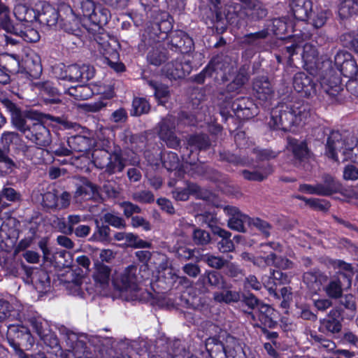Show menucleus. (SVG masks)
I'll list each match as a JSON object with an SVG mask.
<instances>
[{
  "label": "nucleus",
  "instance_id": "obj_1",
  "mask_svg": "<svg viewBox=\"0 0 358 358\" xmlns=\"http://www.w3.org/2000/svg\"><path fill=\"white\" fill-rule=\"evenodd\" d=\"M334 267L340 268L336 274L329 277L319 269L306 272L303 275V282L306 289L312 291H346L351 287L353 276L352 267L342 260H337Z\"/></svg>",
  "mask_w": 358,
  "mask_h": 358
},
{
  "label": "nucleus",
  "instance_id": "obj_2",
  "mask_svg": "<svg viewBox=\"0 0 358 358\" xmlns=\"http://www.w3.org/2000/svg\"><path fill=\"white\" fill-rule=\"evenodd\" d=\"M310 115V109L308 104H282L272 109L268 124L273 129L288 131L292 127L307 120Z\"/></svg>",
  "mask_w": 358,
  "mask_h": 358
},
{
  "label": "nucleus",
  "instance_id": "obj_3",
  "mask_svg": "<svg viewBox=\"0 0 358 358\" xmlns=\"http://www.w3.org/2000/svg\"><path fill=\"white\" fill-rule=\"evenodd\" d=\"M94 162L100 169L111 175L122 172L127 164L136 165L139 163L136 155L131 150H122L119 146L110 147L108 150H96L93 153Z\"/></svg>",
  "mask_w": 358,
  "mask_h": 358
},
{
  "label": "nucleus",
  "instance_id": "obj_4",
  "mask_svg": "<svg viewBox=\"0 0 358 358\" xmlns=\"http://www.w3.org/2000/svg\"><path fill=\"white\" fill-rule=\"evenodd\" d=\"M325 155L338 163L350 160L358 164V140L332 131L327 140Z\"/></svg>",
  "mask_w": 358,
  "mask_h": 358
},
{
  "label": "nucleus",
  "instance_id": "obj_5",
  "mask_svg": "<svg viewBox=\"0 0 358 358\" xmlns=\"http://www.w3.org/2000/svg\"><path fill=\"white\" fill-rule=\"evenodd\" d=\"M233 69L229 57L223 55H217L210 61L200 73L195 76L194 81L202 84L205 78L209 77L213 78L217 82L224 83L229 80L228 75L232 72Z\"/></svg>",
  "mask_w": 358,
  "mask_h": 358
},
{
  "label": "nucleus",
  "instance_id": "obj_6",
  "mask_svg": "<svg viewBox=\"0 0 358 358\" xmlns=\"http://www.w3.org/2000/svg\"><path fill=\"white\" fill-rule=\"evenodd\" d=\"M6 338L8 343L14 350L18 358H28V354L22 349V347H31L34 343L28 327L23 325H10Z\"/></svg>",
  "mask_w": 358,
  "mask_h": 358
},
{
  "label": "nucleus",
  "instance_id": "obj_7",
  "mask_svg": "<svg viewBox=\"0 0 358 358\" xmlns=\"http://www.w3.org/2000/svg\"><path fill=\"white\" fill-rule=\"evenodd\" d=\"M229 6L239 17H250L255 21L265 18L268 15V10L259 1L256 0H231Z\"/></svg>",
  "mask_w": 358,
  "mask_h": 358
},
{
  "label": "nucleus",
  "instance_id": "obj_8",
  "mask_svg": "<svg viewBox=\"0 0 358 358\" xmlns=\"http://www.w3.org/2000/svg\"><path fill=\"white\" fill-rule=\"evenodd\" d=\"M186 141L187 146L180 150V152L182 161L189 164H194V162L198 159L197 154L192 157L194 150L197 152L207 150L211 145L208 135L203 133L188 135Z\"/></svg>",
  "mask_w": 358,
  "mask_h": 358
},
{
  "label": "nucleus",
  "instance_id": "obj_9",
  "mask_svg": "<svg viewBox=\"0 0 358 358\" xmlns=\"http://www.w3.org/2000/svg\"><path fill=\"white\" fill-rule=\"evenodd\" d=\"M327 298L314 299V305L320 310H324L332 306L331 299L338 300L340 306L350 313L353 317L357 309L356 298L352 293L343 294V292H326Z\"/></svg>",
  "mask_w": 358,
  "mask_h": 358
},
{
  "label": "nucleus",
  "instance_id": "obj_10",
  "mask_svg": "<svg viewBox=\"0 0 358 358\" xmlns=\"http://www.w3.org/2000/svg\"><path fill=\"white\" fill-rule=\"evenodd\" d=\"M61 73L59 78L70 82L85 83L92 79L95 74V69L89 64L79 65L78 64L65 66L60 65Z\"/></svg>",
  "mask_w": 358,
  "mask_h": 358
},
{
  "label": "nucleus",
  "instance_id": "obj_11",
  "mask_svg": "<svg viewBox=\"0 0 358 358\" xmlns=\"http://www.w3.org/2000/svg\"><path fill=\"white\" fill-rule=\"evenodd\" d=\"M60 12L61 18L59 25L64 31L77 37H80L84 33V30H87L88 32L94 30L92 27H87L85 24H81L80 20L71 7L62 6L60 7Z\"/></svg>",
  "mask_w": 358,
  "mask_h": 358
},
{
  "label": "nucleus",
  "instance_id": "obj_12",
  "mask_svg": "<svg viewBox=\"0 0 358 358\" xmlns=\"http://www.w3.org/2000/svg\"><path fill=\"white\" fill-rule=\"evenodd\" d=\"M159 138L171 149L180 148L181 140L177 136L176 119L173 115L168 114L157 124Z\"/></svg>",
  "mask_w": 358,
  "mask_h": 358
},
{
  "label": "nucleus",
  "instance_id": "obj_13",
  "mask_svg": "<svg viewBox=\"0 0 358 358\" xmlns=\"http://www.w3.org/2000/svg\"><path fill=\"white\" fill-rule=\"evenodd\" d=\"M69 294L87 300L88 296H92L91 301L96 297L102 298H112L113 301L115 299L120 298L125 301L131 302L133 303L137 301L141 303H147V296L141 292H69Z\"/></svg>",
  "mask_w": 358,
  "mask_h": 358
},
{
  "label": "nucleus",
  "instance_id": "obj_14",
  "mask_svg": "<svg viewBox=\"0 0 358 358\" xmlns=\"http://www.w3.org/2000/svg\"><path fill=\"white\" fill-rule=\"evenodd\" d=\"M287 44V43H286ZM282 55L287 56V60L289 65H292L294 61V56L300 55L302 60L306 64L312 63L317 57L316 48L309 43H306L303 46L299 43H292L290 45H285L282 48Z\"/></svg>",
  "mask_w": 358,
  "mask_h": 358
},
{
  "label": "nucleus",
  "instance_id": "obj_15",
  "mask_svg": "<svg viewBox=\"0 0 358 358\" xmlns=\"http://www.w3.org/2000/svg\"><path fill=\"white\" fill-rule=\"evenodd\" d=\"M252 319L257 320L255 327L258 328L269 327L275 329L278 326L280 313L273 308L271 305L262 303L259 309L250 313Z\"/></svg>",
  "mask_w": 358,
  "mask_h": 358
},
{
  "label": "nucleus",
  "instance_id": "obj_16",
  "mask_svg": "<svg viewBox=\"0 0 358 358\" xmlns=\"http://www.w3.org/2000/svg\"><path fill=\"white\" fill-rule=\"evenodd\" d=\"M19 131L41 147H47L52 142L50 131L39 122L29 124L27 122L24 128H22Z\"/></svg>",
  "mask_w": 358,
  "mask_h": 358
},
{
  "label": "nucleus",
  "instance_id": "obj_17",
  "mask_svg": "<svg viewBox=\"0 0 358 358\" xmlns=\"http://www.w3.org/2000/svg\"><path fill=\"white\" fill-rule=\"evenodd\" d=\"M167 47L171 50L180 54H188L194 49L192 38L181 30L171 31L167 37Z\"/></svg>",
  "mask_w": 358,
  "mask_h": 358
},
{
  "label": "nucleus",
  "instance_id": "obj_18",
  "mask_svg": "<svg viewBox=\"0 0 358 358\" xmlns=\"http://www.w3.org/2000/svg\"><path fill=\"white\" fill-rule=\"evenodd\" d=\"M137 266L130 265L112 280L116 291H136L138 289Z\"/></svg>",
  "mask_w": 358,
  "mask_h": 358
},
{
  "label": "nucleus",
  "instance_id": "obj_19",
  "mask_svg": "<svg viewBox=\"0 0 358 358\" xmlns=\"http://www.w3.org/2000/svg\"><path fill=\"white\" fill-rule=\"evenodd\" d=\"M344 309L341 306L331 309L327 317L320 320L319 331L326 334L340 332L342 329L341 322L345 318Z\"/></svg>",
  "mask_w": 358,
  "mask_h": 358
},
{
  "label": "nucleus",
  "instance_id": "obj_20",
  "mask_svg": "<svg viewBox=\"0 0 358 358\" xmlns=\"http://www.w3.org/2000/svg\"><path fill=\"white\" fill-rule=\"evenodd\" d=\"M231 108L241 120H249L259 114L257 106L249 97L241 96L234 99L231 102Z\"/></svg>",
  "mask_w": 358,
  "mask_h": 358
},
{
  "label": "nucleus",
  "instance_id": "obj_21",
  "mask_svg": "<svg viewBox=\"0 0 358 358\" xmlns=\"http://www.w3.org/2000/svg\"><path fill=\"white\" fill-rule=\"evenodd\" d=\"M192 70L191 60L184 59L167 63L162 69V72L169 79L177 80L184 78L191 73Z\"/></svg>",
  "mask_w": 358,
  "mask_h": 358
},
{
  "label": "nucleus",
  "instance_id": "obj_22",
  "mask_svg": "<svg viewBox=\"0 0 358 358\" xmlns=\"http://www.w3.org/2000/svg\"><path fill=\"white\" fill-rule=\"evenodd\" d=\"M224 212L229 216L228 220V227L234 231L245 233V224L250 226L252 218L243 213L241 210L231 206H225L223 208Z\"/></svg>",
  "mask_w": 358,
  "mask_h": 358
},
{
  "label": "nucleus",
  "instance_id": "obj_23",
  "mask_svg": "<svg viewBox=\"0 0 358 358\" xmlns=\"http://www.w3.org/2000/svg\"><path fill=\"white\" fill-rule=\"evenodd\" d=\"M293 87L306 97H312L317 94L318 84L311 76L305 72H298L293 78Z\"/></svg>",
  "mask_w": 358,
  "mask_h": 358
},
{
  "label": "nucleus",
  "instance_id": "obj_24",
  "mask_svg": "<svg viewBox=\"0 0 358 358\" xmlns=\"http://www.w3.org/2000/svg\"><path fill=\"white\" fill-rule=\"evenodd\" d=\"M205 292H176L175 297L179 298L178 305L180 306L192 308L194 310H203L208 307V299L201 296Z\"/></svg>",
  "mask_w": 358,
  "mask_h": 358
},
{
  "label": "nucleus",
  "instance_id": "obj_25",
  "mask_svg": "<svg viewBox=\"0 0 358 358\" xmlns=\"http://www.w3.org/2000/svg\"><path fill=\"white\" fill-rule=\"evenodd\" d=\"M103 41L101 48H99L100 52L103 55L101 59L104 64H107L116 72H122L125 70L124 64L118 62L119 54L115 49L116 41L110 40Z\"/></svg>",
  "mask_w": 358,
  "mask_h": 358
},
{
  "label": "nucleus",
  "instance_id": "obj_26",
  "mask_svg": "<svg viewBox=\"0 0 358 358\" xmlns=\"http://www.w3.org/2000/svg\"><path fill=\"white\" fill-rule=\"evenodd\" d=\"M253 90L255 92L256 97L263 102L264 107L269 108L274 91L268 78L265 76L256 78L253 81Z\"/></svg>",
  "mask_w": 358,
  "mask_h": 358
},
{
  "label": "nucleus",
  "instance_id": "obj_27",
  "mask_svg": "<svg viewBox=\"0 0 358 358\" xmlns=\"http://www.w3.org/2000/svg\"><path fill=\"white\" fill-rule=\"evenodd\" d=\"M287 149L293 155V162L296 166L304 167L311 156V152L304 141L288 138Z\"/></svg>",
  "mask_w": 358,
  "mask_h": 358
},
{
  "label": "nucleus",
  "instance_id": "obj_28",
  "mask_svg": "<svg viewBox=\"0 0 358 358\" xmlns=\"http://www.w3.org/2000/svg\"><path fill=\"white\" fill-rule=\"evenodd\" d=\"M60 18V8L57 9L45 1L41 3V9L37 12V20L41 24L50 27H55L59 24Z\"/></svg>",
  "mask_w": 358,
  "mask_h": 358
},
{
  "label": "nucleus",
  "instance_id": "obj_29",
  "mask_svg": "<svg viewBox=\"0 0 358 358\" xmlns=\"http://www.w3.org/2000/svg\"><path fill=\"white\" fill-rule=\"evenodd\" d=\"M0 103L10 113V122L12 125L20 131L24 128L27 120L24 116L21 108L8 98H0Z\"/></svg>",
  "mask_w": 358,
  "mask_h": 358
},
{
  "label": "nucleus",
  "instance_id": "obj_30",
  "mask_svg": "<svg viewBox=\"0 0 358 358\" xmlns=\"http://www.w3.org/2000/svg\"><path fill=\"white\" fill-rule=\"evenodd\" d=\"M147 296V303L152 306H157L160 308L170 309L178 305L179 300L171 298L172 292H141Z\"/></svg>",
  "mask_w": 358,
  "mask_h": 358
},
{
  "label": "nucleus",
  "instance_id": "obj_31",
  "mask_svg": "<svg viewBox=\"0 0 358 358\" xmlns=\"http://www.w3.org/2000/svg\"><path fill=\"white\" fill-rule=\"evenodd\" d=\"M342 90L341 79L335 76L324 78L317 87L320 94H325L332 99H337Z\"/></svg>",
  "mask_w": 358,
  "mask_h": 358
},
{
  "label": "nucleus",
  "instance_id": "obj_32",
  "mask_svg": "<svg viewBox=\"0 0 358 358\" xmlns=\"http://www.w3.org/2000/svg\"><path fill=\"white\" fill-rule=\"evenodd\" d=\"M94 265L92 278L95 286L102 289H107L110 282L111 268L99 260H96Z\"/></svg>",
  "mask_w": 358,
  "mask_h": 358
},
{
  "label": "nucleus",
  "instance_id": "obj_33",
  "mask_svg": "<svg viewBox=\"0 0 358 358\" xmlns=\"http://www.w3.org/2000/svg\"><path fill=\"white\" fill-rule=\"evenodd\" d=\"M319 187L320 196H328L333 194L341 193L343 187L334 176L324 173L322 176V182L317 183Z\"/></svg>",
  "mask_w": 358,
  "mask_h": 358
},
{
  "label": "nucleus",
  "instance_id": "obj_34",
  "mask_svg": "<svg viewBox=\"0 0 358 358\" xmlns=\"http://www.w3.org/2000/svg\"><path fill=\"white\" fill-rule=\"evenodd\" d=\"M63 106L60 104H55L56 106L52 107V110L55 112L57 115L62 113V109H65V105L62 102ZM38 118L41 120H50L55 122L57 124L62 125L64 129H73L76 126V123L69 121L67 117L64 115H55L50 113H39L38 114Z\"/></svg>",
  "mask_w": 358,
  "mask_h": 358
},
{
  "label": "nucleus",
  "instance_id": "obj_35",
  "mask_svg": "<svg viewBox=\"0 0 358 358\" xmlns=\"http://www.w3.org/2000/svg\"><path fill=\"white\" fill-rule=\"evenodd\" d=\"M34 86L40 91L41 95L48 96L44 98V102L46 104H60L63 106L62 100L59 98L60 93L51 82H37L34 83Z\"/></svg>",
  "mask_w": 358,
  "mask_h": 358
},
{
  "label": "nucleus",
  "instance_id": "obj_36",
  "mask_svg": "<svg viewBox=\"0 0 358 358\" xmlns=\"http://www.w3.org/2000/svg\"><path fill=\"white\" fill-rule=\"evenodd\" d=\"M248 69L249 66L247 65H243L239 68L232 81L226 87L227 92H235L238 94L242 91L244 86L248 83L250 79Z\"/></svg>",
  "mask_w": 358,
  "mask_h": 358
},
{
  "label": "nucleus",
  "instance_id": "obj_37",
  "mask_svg": "<svg viewBox=\"0 0 358 358\" xmlns=\"http://www.w3.org/2000/svg\"><path fill=\"white\" fill-rule=\"evenodd\" d=\"M205 347L210 358H226L224 343L220 341L219 335L207 338Z\"/></svg>",
  "mask_w": 358,
  "mask_h": 358
},
{
  "label": "nucleus",
  "instance_id": "obj_38",
  "mask_svg": "<svg viewBox=\"0 0 358 358\" xmlns=\"http://www.w3.org/2000/svg\"><path fill=\"white\" fill-rule=\"evenodd\" d=\"M110 17V13L108 9L102 7L101 5L97 6L93 13L87 19L94 27V30H91V31L103 30L102 27L108 23Z\"/></svg>",
  "mask_w": 358,
  "mask_h": 358
},
{
  "label": "nucleus",
  "instance_id": "obj_39",
  "mask_svg": "<svg viewBox=\"0 0 358 358\" xmlns=\"http://www.w3.org/2000/svg\"><path fill=\"white\" fill-rule=\"evenodd\" d=\"M291 7L296 20L306 21L312 10V2L310 0H293Z\"/></svg>",
  "mask_w": 358,
  "mask_h": 358
},
{
  "label": "nucleus",
  "instance_id": "obj_40",
  "mask_svg": "<svg viewBox=\"0 0 358 358\" xmlns=\"http://www.w3.org/2000/svg\"><path fill=\"white\" fill-rule=\"evenodd\" d=\"M213 234L221 238V240L217 242V248L220 252L225 253L234 249V242L231 239V234L229 231L221 227H213Z\"/></svg>",
  "mask_w": 358,
  "mask_h": 358
},
{
  "label": "nucleus",
  "instance_id": "obj_41",
  "mask_svg": "<svg viewBox=\"0 0 358 358\" xmlns=\"http://www.w3.org/2000/svg\"><path fill=\"white\" fill-rule=\"evenodd\" d=\"M13 14L20 22H33L37 20V12L27 4H17L13 9Z\"/></svg>",
  "mask_w": 358,
  "mask_h": 358
},
{
  "label": "nucleus",
  "instance_id": "obj_42",
  "mask_svg": "<svg viewBox=\"0 0 358 358\" xmlns=\"http://www.w3.org/2000/svg\"><path fill=\"white\" fill-rule=\"evenodd\" d=\"M159 29L158 24L155 27H148L141 35V43L138 44V48L141 51H145L148 47L155 48L159 42V37L156 31Z\"/></svg>",
  "mask_w": 358,
  "mask_h": 358
},
{
  "label": "nucleus",
  "instance_id": "obj_43",
  "mask_svg": "<svg viewBox=\"0 0 358 358\" xmlns=\"http://www.w3.org/2000/svg\"><path fill=\"white\" fill-rule=\"evenodd\" d=\"M9 13V8L6 6L0 7V28L15 36L21 23L14 24Z\"/></svg>",
  "mask_w": 358,
  "mask_h": 358
},
{
  "label": "nucleus",
  "instance_id": "obj_44",
  "mask_svg": "<svg viewBox=\"0 0 358 358\" xmlns=\"http://www.w3.org/2000/svg\"><path fill=\"white\" fill-rule=\"evenodd\" d=\"M269 34V29L266 27L261 31L244 35L242 38V43L258 48L262 46V41L266 39Z\"/></svg>",
  "mask_w": 358,
  "mask_h": 358
},
{
  "label": "nucleus",
  "instance_id": "obj_45",
  "mask_svg": "<svg viewBox=\"0 0 358 358\" xmlns=\"http://www.w3.org/2000/svg\"><path fill=\"white\" fill-rule=\"evenodd\" d=\"M273 170L271 165H268L265 167H262L259 170H243L241 171V174L244 179L250 181L262 182L266 180L269 175L273 173Z\"/></svg>",
  "mask_w": 358,
  "mask_h": 358
},
{
  "label": "nucleus",
  "instance_id": "obj_46",
  "mask_svg": "<svg viewBox=\"0 0 358 358\" xmlns=\"http://www.w3.org/2000/svg\"><path fill=\"white\" fill-rule=\"evenodd\" d=\"M270 273L268 281L264 282L268 291H277L278 285H283L289 282L287 275L280 271H271Z\"/></svg>",
  "mask_w": 358,
  "mask_h": 358
},
{
  "label": "nucleus",
  "instance_id": "obj_47",
  "mask_svg": "<svg viewBox=\"0 0 358 358\" xmlns=\"http://www.w3.org/2000/svg\"><path fill=\"white\" fill-rule=\"evenodd\" d=\"M97 192V187L88 179L83 178V184L78 186L74 192V198L77 201L88 199Z\"/></svg>",
  "mask_w": 358,
  "mask_h": 358
},
{
  "label": "nucleus",
  "instance_id": "obj_48",
  "mask_svg": "<svg viewBox=\"0 0 358 358\" xmlns=\"http://www.w3.org/2000/svg\"><path fill=\"white\" fill-rule=\"evenodd\" d=\"M224 348L226 358H236L238 353L243 352L240 339L229 334L226 337Z\"/></svg>",
  "mask_w": 358,
  "mask_h": 358
},
{
  "label": "nucleus",
  "instance_id": "obj_49",
  "mask_svg": "<svg viewBox=\"0 0 358 358\" xmlns=\"http://www.w3.org/2000/svg\"><path fill=\"white\" fill-rule=\"evenodd\" d=\"M160 160L163 166L169 171L179 170L181 166L178 155L171 151H165L161 153Z\"/></svg>",
  "mask_w": 358,
  "mask_h": 358
},
{
  "label": "nucleus",
  "instance_id": "obj_50",
  "mask_svg": "<svg viewBox=\"0 0 358 358\" xmlns=\"http://www.w3.org/2000/svg\"><path fill=\"white\" fill-rule=\"evenodd\" d=\"M73 264V255L70 252L62 250L55 252L52 255V265L62 270L71 266Z\"/></svg>",
  "mask_w": 358,
  "mask_h": 358
},
{
  "label": "nucleus",
  "instance_id": "obj_51",
  "mask_svg": "<svg viewBox=\"0 0 358 358\" xmlns=\"http://www.w3.org/2000/svg\"><path fill=\"white\" fill-rule=\"evenodd\" d=\"M77 100H85L90 98L94 92L90 85H79L75 87L68 88L65 92Z\"/></svg>",
  "mask_w": 358,
  "mask_h": 358
},
{
  "label": "nucleus",
  "instance_id": "obj_52",
  "mask_svg": "<svg viewBox=\"0 0 358 358\" xmlns=\"http://www.w3.org/2000/svg\"><path fill=\"white\" fill-rule=\"evenodd\" d=\"M168 59L166 50L161 47L155 46L150 50L147 55L149 64L154 66H160Z\"/></svg>",
  "mask_w": 358,
  "mask_h": 358
},
{
  "label": "nucleus",
  "instance_id": "obj_53",
  "mask_svg": "<svg viewBox=\"0 0 358 358\" xmlns=\"http://www.w3.org/2000/svg\"><path fill=\"white\" fill-rule=\"evenodd\" d=\"M358 11V0H341L338 14L343 19L348 18Z\"/></svg>",
  "mask_w": 358,
  "mask_h": 358
},
{
  "label": "nucleus",
  "instance_id": "obj_54",
  "mask_svg": "<svg viewBox=\"0 0 358 358\" xmlns=\"http://www.w3.org/2000/svg\"><path fill=\"white\" fill-rule=\"evenodd\" d=\"M89 140L80 135L71 136L67 140L68 145L71 152H83L87 150Z\"/></svg>",
  "mask_w": 358,
  "mask_h": 358
},
{
  "label": "nucleus",
  "instance_id": "obj_55",
  "mask_svg": "<svg viewBox=\"0 0 358 358\" xmlns=\"http://www.w3.org/2000/svg\"><path fill=\"white\" fill-rule=\"evenodd\" d=\"M15 36L20 37L28 43H36L40 38V35L37 30L29 26H24L22 23Z\"/></svg>",
  "mask_w": 358,
  "mask_h": 358
},
{
  "label": "nucleus",
  "instance_id": "obj_56",
  "mask_svg": "<svg viewBox=\"0 0 358 358\" xmlns=\"http://www.w3.org/2000/svg\"><path fill=\"white\" fill-rule=\"evenodd\" d=\"M150 110V105L145 98L136 97L132 101V109L131 115L140 116L143 114H147Z\"/></svg>",
  "mask_w": 358,
  "mask_h": 358
},
{
  "label": "nucleus",
  "instance_id": "obj_57",
  "mask_svg": "<svg viewBox=\"0 0 358 358\" xmlns=\"http://www.w3.org/2000/svg\"><path fill=\"white\" fill-rule=\"evenodd\" d=\"M96 231L90 238L91 241H110V229L108 225L100 224L98 220H95Z\"/></svg>",
  "mask_w": 358,
  "mask_h": 358
},
{
  "label": "nucleus",
  "instance_id": "obj_58",
  "mask_svg": "<svg viewBox=\"0 0 358 358\" xmlns=\"http://www.w3.org/2000/svg\"><path fill=\"white\" fill-rule=\"evenodd\" d=\"M42 204L48 208H56L58 206V190L54 187L49 189L43 195Z\"/></svg>",
  "mask_w": 358,
  "mask_h": 358
},
{
  "label": "nucleus",
  "instance_id": "obj_59",
  "mask_svg": "<svg viewBox=\"0 0 358 358\" xmlns=\"http://www.w3.org/2000/svg\"><path fill=\"white\" fill-rule=\"evenodd\" d=\"M39 338L41 341H43L47 347H49L51 350H53V352L57 353L59 350H61L59 341L57 335L55 333L51 332L50 329L45 332L43 335Z\"/></svg>",
  "mask_w": 358,
  "mask_h": 358
},
{
  "label": "nucleus",
  "instance_id": "obj_60",
  "mask_svg": "<svg viewBox=\"0 0 358 358\" xmlns=\"http://www.w3.org/2000/svg\"><path fill=\"white\" fill-rule=\"evenodd\" d=\"M267 27L275 36L282 38V36L287 33L288 26L284 20L275 18L272 20L271 24L268 25Z\"/></svg>",
  "mask_w": 358,
  "mask_h": 358
},
{
  "label": "nucleus",
  "instance_id": "obj_61",
  "mask_svg": "<svg viewBox=\"0 0 358 358\" xmlns=\"http://www.w3.org/2000/svg\"><path fill=\"white\" fill-rule=\"evenodd\" d=\"M192 241L196 245H206L211 240L210 234L204 229L194 228L192 235Z\"/></svg>",
  "mask_w": 358,
  "mask_h": 358
},
{
  "label": "nucleus",
  "instance_id": "obj_62",
  "mask_svg": "<svg viewBox=\"0 0 358 358\" xmlns=\"http://www.w3.org/2000/svg\"><path fill=\"white\" fill-rule=\"evenodd\" d=\"M206 171L207 173L205 177L214 182H217L219 185H227L229 182V179L226 175L210 166L206 169Z\"/></svg>",
  "mask_w": 358,
  "mask_h": 358
},
{
  "label": "nucleus",
  "instance_id": "obj_63",
  "mask_svg": "<svg viewBox=\"0 0 358 358\" xmlns=\"http://www.w3.org/2000/svg\"><path fill=\"white\" fill-rule=\"evenodd\" d=\"M188 189L191 194L194 195L198 199L208 201L211 197V193L208 189L202 188L196 183H189Z\"/></svg>",
  "mask_w": 358,
  "mask_h": 358
},
{
  "label": "nucleus",
  "instance_id": "obj_64",
  "mask_svg": "<svg viewBox=\"0 0 358 358\" xmlns=\"http://www.w3.org/2000/svg\"><path fill=\"white\" fill-rule=\"evenodd\" d=\"M170 96L169 87L165 85L160 84V86L155 92V97L159 105L166 106L169 102Z\"/></svg>",
  "mask_w": 358,
  "mask_h": 358
}]
</instances>
